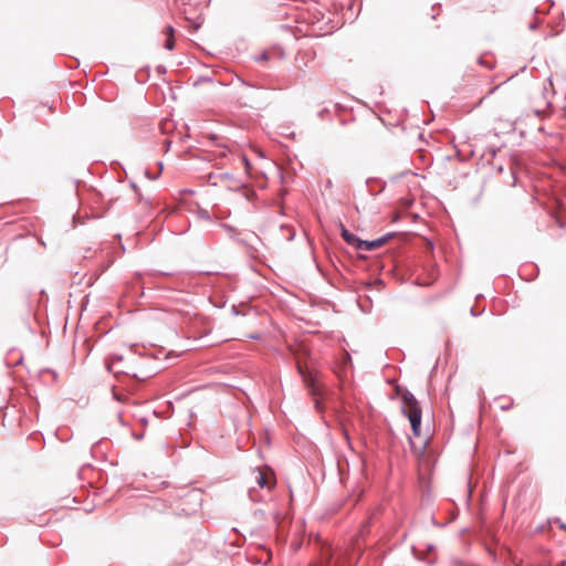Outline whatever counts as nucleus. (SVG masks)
I'll use <instances>...</instances> for the list:
<instances>
[{"mask_svg":"<svg viewBox=\"0 0 566 566\" xmlns=\"http://www.w3.org/2000/svg\"><path fill=\"white\" fill-rule=\"evenodd\" d=\"M352 360L350 355L347 352H344L343 355V365L346 366Z\"/></svg>","mask_w":566,"mask_h":566,"instance_id":"nucleus-16","label":"nucleus"},{"mask_svg":"<svg viewBox=\"0 0 566 566\" xmlns=\"http://www.w3.org/2000/svg\"><path fill=\"white\" fill-rule=\"evenodd\" d=\"M313 259H314V263H315L316 268L318 269V259L315 254L313 255Z\"/></svg>","mask_w":566,"mask_h":566,"instance_id":"nucleus-24","label":"nucleus"},{"mask_svg":"<svg viewBox=\"0 0 566 566\" xmlns=\"http://www.w3.org/2000/svg\"><path fill=\"white\" fill-rule=\"evenodd\" d=\"M113 398L118 402H126L128 397L126 394L118 392L115 388L112 389Z\"/></svg>","mask_w":566,"mask_h":566,"instance_id":"nucleus-11","label":"nucleus"},{"mask_svg":"<svg viewBox=\"0 0 566 566\" xmlns=\"http://www.w3.org/2000/svg\"><path fill=\"white\" fill-rule=\"evenodd\" d=\"M157 71H158V73L164 74V73H166V67L163 65H159V66H157Z\"/></svg>","mask_w":566,"mask_h":566,"instance_id":"nucleus-22","label":"nucleus"},{"mask_svg":"<svg viewBox=\"0 0 566 566\" xmlns=\"http://www.w3.org/2000/svg\"><path fill=\"white\" fill-rule=\"evenodd\" d=\"M296 368L312 396L315 410L318 411V369L315 358L305 347L300 348L296 354Z\"/></svg>","mask_w":566,"mask_h":566,"instance_id":"nucleus-1","label":"nucleus"},{"mask_svg":"<svg viewBox=\"0 0 566 566\" xmlns=\"http://www.w3.org/2000/svg\"><path fill=\"white\" fill-rule=\"evenodd\" d=\"M270 55L268 52H263L260 56L256 57V61H268Z\"/></svg>","mask_w":566,"mask_h":566,"instance_id":"nucleus-18","label":"nucleus"},{"mask_svg":"<svg viewBox=\"0 0 566 566\" xmlns=\"http://www.w3.org/2000/svg\"><path fill=\"white\" fill-rule=\"evenodd\" d=\"M479 63L481 65H485V67H488V69H492L493 67V63L484 62V60L482 57L479 59Z\"/></svg>","mask_w":566,"mask_h":566,"instance_id":"nucleus-19","label":"nucleus"},{"mask_svg":"<svg viewBox=\"0 0 566 566\" xmlns=\"http://www.w3.org/2000/svg\"><path fill=\"white\" fill-rule=\"evenodd\" d=\"M140 421L143 422L144 426L147 424V419L146 418H142Z\"/></svg>","mask_w":566,"mask_h":566,"instance_id":"nucleus-29","label":"nucleus"},{"mask_svg":"<svg viewBox=\"0 0 566 566\" xmlns=\"http://www.w3.org/2000/svg\"><path fill=\"white\" fill-rule=\"evenodd\" d=\"M161 171H163V164H161V163H159V171H158V174H157V175H155V176H150V174L147 171V172H146V176H147L149 179H156V178L161 174Z\"/></svg>","mask_w":566,"mask_h":566,"instance_id":"nucleus-17","label":"nucleus"},{"mask_svg":"<svg viewBox=\"0 0 566 566\" xmlns=\"http://www.w3.org/2000/svg\"><path fill=\"white\" fill-rule=\"evenodd\" d=\"M395 235L394 232L386 233L385 235L375 239V240H360L358 243V250L357 251H374L378 248L382 247L385 243H387L392 237Z\"/></svg>","mask_w":566,"mask_h":566,"instance_id":"nucleus-4","label":"nucleus"},{"mask_svg":"<svg viewBox=\"0 0 566 566\" xmlns=\"http://www.w3.org/2000/svg\"><path fill=\"white\" fill-rule=\"evenodd\" d=\"M321 566H324L325 560L327 562L328 566H333V552L329 546H326L323 539L321 538Z\"/></svg>","mask_w":566,"mask_h":566,"instance_id":"nucleus-6","label":"nucleus"},{"mask_svg":"<svg viewBox=\"0 0 566 566\" xmlns=\"http://www.w3.org/2000/svg\"><path fill=\"white\" fill-rule=\"evenodd\" d=\"M402 402L401 411L409 419L413 436L419 437L421 432L422 410L415 395L407 389L400 391Z\"/></svg>","mask_w":566,"mask_h":566,"instance_id":"nucleus-3","label":"nucleus"},{"mask_svg":"<svg viewBox=\"0 0 566 566\" xmlns=\"http://www.w3.org/2000/svg\"><path fill=\"white\" fill-rule=\"evenodd\" d=\"M200 216H201V218H203V219H206V220H210V214H209V212H208V211H206V210H202V211L200 212Z\"/></svg>","mask_w":566,"mask_h":566,"instance_id":"nucleus-20","label":"nucleus"},{"mask_svg":"<svg viewBox=\"0 0 566 566\" xmlns=\"http://www.w3.org/2000/svg\"><path fill=\"white\" fill-rule=\"evenodd\" d=\"M470 313H471L472 316H476L478 315L473 307L470 310Z\"/></svg>","mask_w":566,"mask_h":566,"instance_id":"nucleus-27","label":"nucleus"},{"mask_svg":"<svg viewBox=\"0 0 566 566\" xmlns=\"http://www.w3.org/2000/svg\"><path fill=\"white\" fill-rule=\"evenodd\" d=\"M509 408H510V407H509L507 405H504V406L502 407V410H506V409H509Z\"/></svg>","mask_w":566,"mask_h":566,"instance_id":"nucleus-33","label":"nucleus"},{"mask_svg":"<svg viewBox=\"0 0 566 566\" xmlns=\"http://www.w3.org/2000/svg\"><path fill=\"white\" fill-rule=\"evenodd\" d=\"M342 238L348 244L358 250V243L361 239H359L356 234L352 233L344 226H342Z\"/></svg>","mask_w":566,"mask_h":566,"instance_id":"nucleus-8","label":"nucleus"},{"mask_svg":"<svg viewBox=\"0 0 566 566\" xmlns=\"http://www.w3.org/2000/svg\"><path fill=\"white\" fill-rule=\"evenodd\" d=\"M509 408H510V407H509L507 405H504V406L502 407V410H506V409H509Z\"/></svg>","mask_w":566,"mask_h":566,"instance_id":"nucleus-32","label":"nucleus"},{"mask_svg":"<svg viewBox=\"0 0 566 566\" xmlns=\"http://www.w3.org/2000/svg\"><path fill=\"white\" fill-rule=\"evenodd\" d=\"M164 46L168 51L174 50V48H175V39L174 38H166Z\"/></svg>","mask_w":566,"mask_h":566,"instance_id":"nucleus-13","label":"nucleus"},{"mask_svg":"<svg viewBox=\"0 0 566 566\" xmlns=\"http://www.w3.org/2000/svg\"><path fill=\"white\" fill-rule=\"evenodd\" d=\"M132 377L134 378V385L127 387L128 392L135 391L138 388V385L140 382L145 381V379H146V378H139L136 374L132 375Z\"/></svg>","mask_w":566,"mask_h":566,"instance_id":"nucleus-10","label":"nucleus"},{"mask_svg":"<svg viewBox=\"0 0 566 566\" xmlns=\"http://www.w3.org/2000/svg\"><path fill=\"white\" fill-rule=\"evenodd\" d=\"M280 231L282 233V237L286 241H292L295 238V233H296L295 228L290 224H282L280 228Z\"/></svg>","mask_w":566,"mask_h":566,"instance_id":"nucleus-9","label":"nucleus"},{"mask_svg":"<svg viewBox=\"0 0 566 566\" xmlns=\"http://www.w3.org/2000/svg\"><path fill=\"white\" fill-rule=\"evenodd\" d=\"M136 277L139 280L142 277V274L140 273H137L136 274Z\"/></svg>","mask_w":566,"mask_h":566,"instance_id":"nucleus-34","label":"nucleus"},{"mask_svg":"<svg viewBox=\"0 0 566 566\" xmlns=\"http://www.w3.org/2000/svg\"><path fill=\"white\" fill-rule=\"evenodd\" d=\"M165 34H166V38H174L175 29L171 25H167L165 28Z\"/></svg>","mask_w":566,"mask_h":566,"instance_id":"nucleus-14","label":"nucleus"},{"mask_svg":"<svg viewBox=\"0 0 566 566\" xmlns=\"http://www.w3.org/2000/svg\"><path fill=\"white\" fill-rule=\"evenodd\" d=\"M143 437H144V433H135V432H133V438H134L135 440H142V439H143Z\"/></svg>","mask_w":566,"mask_h":566,"instance_id":"nucleus-21","label":"nucleus"},{"mask_svg":"<svg viewBox=\"0 0 566 566\" xmlns=\"http://www.w3.org/2000/svg\"><path fill=\"white\" fill-rule=\"evenodd\" d=\"M332 186H333L332 180L331 179L326 180L325 187L332 188Z\"/></svg>","mask_w":566,"mask_h":566,"instance_id":"nucleus-23","label":"nucleus"},{"mask_svg":"<svg viewBox=\"0 0 566 566\" xmlns=\"http://www.w3.org/2000/svg\"><path fill=\"white\" fill-rule=\"evenodd\" d=\"M250 337L253 338V339H258L259 335H251Z\"/></svg>","mask_w":566,"mask_h":566,"instance_id":"nucleus-31","label":"nucleus"},{"mask_svg":"<svg viewBox=\"0 0 566 566\" xmlns=\"http://www.w3.org/2000/svg\"><path fill=\"white\" fill-rule=\"evenodd\" d=\"M255 481L258 485L262 489L266 488L268 490H270L274 485L273 479L262 471L256 472Z\"/></svg>","mask_w":566,"mask_h":566,"instance_id":"nucleus-7","label":"nucleus"},{"mask_svg":"<svg viewBox=\"0 0 566 566\" xmlns=\"http://www.w3.org/2000/svg\"><path fill=\"white\" fill-rule=\"evenodd\" d=\"M243 161H244V165H245L247 167H249V166H250V161L248 160V158H247L245 156L243 157Z\"/></svg>","mask_w":566,"mask_h":566,"instance_id":"nucleus-25","label":"nucleus"},{"mask_svg":"<svg viewBox=\"0 0 566 566\" xmlns=\"http://www.w3.org/2000/svg\"><path fill=\"white\" fill-rule=\"evenodd\" d=\"M327 2L331 8H327L328 15L326 17L325 13L321 12V21L326 20V24H331L329 28H327L323 32V28H321V36L331 34L334 30L340 28L347 20L352 19V13L348 15L349 12H352L354 8V0H324Z\"/></svg>","mask_w":566,"mask_h":566,"instance_id":"nucleus-2","label":"nucleus"},{"mask_svg":"<svg viewBox=\"0 0 566 566\" xmlns=\"http://www.w3.org/2000/svg\"><path fill=\"white\" fill-rule=\"evenodd\" d=\"M555 566H566V562H565V560H563V562L558 563V564H557V565H555Z\"/></svg>","mask_w":566,"mask_h":566,"instance_id":"nucleus-28","label":"nucleus"},{"mask_svg":"<svg viewBox=\"0 0 566 566\" xmlns=\"http://www.w3.org/2000/svg\"><path fill=\"white\" fill-rule=\"evenodd\" d=\"M249 497L251 499V501H254V502L260 501V499L256 495V491L253 489L249 490Z\"/></svg>","mask_w":566,"mask_h":566,"instance_id":"nucleus-15","label":"nucleus"},{"mask_svg":"<svg viewBox=\"0 0 566 566\" xmlns=\"http://www.w3.org/2000/svg\"><path fill=\"white\" fill-rule=\"evenodd\" d=\"M147 275L155 279L158 275L170 276V275H172V273H170V272H160V271H150V272L147 273Z\"/></svg>","mask_w":566,"mask_h":566,"instance_id":"nucleus-12","label":"nucleus"},{"mask_svg":"<svg viewBox=\"0 0 566 566\" xmlns=\"http://www.w3.org/2000/svg\"><path fill=\"white\" fill-rule=\"evenodd\" d=\"M232 312H233L234 314H237V315L239 314V312L237 311L235 306H232Z\"/></svg>","mask_w":566,"mask_h":566,"instance_id":"nucleus-30","label":"nucleus"},{"mask_svg":"<svg viewBox=\"0 0 566 566\" xmlns=\"http://www.w3.org/2000/svg\"><path fill=\"white\" fill-rule=\"evenodd\" d=\"M223 228H226L227 230L229 231H233V228L231 226H228V224H222Z\"/></svg>","mask_w":566,"mask_h":566,"instance_id":"nucleus-26","label":"nucleus"},{"mask_svg":"<svg viewBox=\"0 0 566 566\" xmlns=\"http://www.w3.org/2000/svg\"><path fill=\"white\" fill-rule=\"evenodd\" d=\"M122 363H123V356L117 355V354L111 355L105 359L106 369L108 371L113 373L115 376H118L122 374L126 375V376H130L129 371H127L126 369L117 368V365H120Z\"/></svg>","mask_w":566,"mask_h":566,"instance_id":"nucleus-5","label":"nucleus"}]
</instances>
